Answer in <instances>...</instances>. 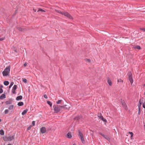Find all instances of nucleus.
I'll return each mask as SVG.
<instances>
[{
	"label": "nucleus",
	"mask_w": 145,
	"mask_h": 145,
	"mask_svg": "<svg viewBox=\"0 0 145 145\" xmlns=\"http://www.w3.org/2000/svg\"><path fill=\"white\" fill-rule=\"evenodd\" d=\"M56 12L59 13L61 14L64 15L65 16L67 17L69 19H72V16L69 14L67 12H61L60 10H56Z\"/></svg>",
	"instance_id": "nucleus-1"
},
{
	"label": "nucleus",
	"mask_w": 145,
	"mask_h": 145,
	"mask_svg": "<svg viewBox=\"0 0 145 145\" xmlns=\"http://www.w3.org/2000/svg\"><path fill=\"white\" fill-rule=\"evenodd\" d=\"M63 107V106L59 105H57L56 106L54 105L53 106L54 110L56 113L59 112Z\"/></svg>",
	"instance_id": "nucleus-2"
},
{
	"label": "nucleus",
	"mask_w": 145,
	"mask_h": 145,
	"mask_svg": "<svg viewBox=\"0 0 145 145\" xmlns=\"http://www.w3.org/2000/svg\"><path fill=\"white\" fill-rule=\"evenodd\" d=\"M10 71V66L6 67L4 71L2 72V74L4 76H6L8 75Z\"/></svg>",
	"instance_id": "nucleus-3"
},
{
	"label": "nucleus",
	"mask_w": 145,
	"mask_h": 145,
	"mask_svg": "<svg viewBox=\"0 0 145 145\" xmlns=\"http://www.w3.org/2000/svg\"><path fill=\"white\" fill-rule=\"evenodd\" d=\"M79 137L82 143H84L85 142L84 138V135L80 131V130L78 131Z\"/></svg>",
	"instance_id": "nucleus-4"
},
{
	"label": "nucleus",
	"mask_w": 145,
	"mask_h": 145,
	"mask_svg": "<svg viewBox=\"0 0 145 145\" xmlns=\"http://www.w3.org/2000/svg\"><path fill=\"white\" fill-rule=\"evenodd\" d=\"M99 134H100V135H101L105 139H106L107 140H109L110 138L109 137L106 135H104V134L102 133L101 132H99Z\"/></svg>",
	"instance_id": "nucleus-5"
},
{
	"label": "nucleus",
	"mask_w": 145,
	"mask_h": 145,
	"mask_svg": "<svg viewBox=\"0 0 145 145\" xmlns=\"http://www.w3.org/2000/svg\"><path fill=\"white\" fill-rule=\"evenodd\" d=\"M14 138V135H10L7 138V141H11L13 140Z\"/></svg>",
	"instance_id": "nucleus-6"
},
{
	"label": "nucleus",
	"mask_w": 145,
	"mask_h": 145,
	"mask_svg": "<svg viewBox=\"0 0 145 145\" xmlns=\"http://www.w3.org/2000/svg\"><path fill=\"white\" fill-rule=\"evenodd\" d=\"M121 102L123 106L125 109H126L127 108V106L126 105V103L123 100L121 99Z\"/></svg>",
	"instance_id": "nucleus-7"
},
{
	"label": "nucleus",
	"mask_w": 145,
	"mask_h": 145,
	"mask_svg": "<svg viewBox=\"0 0 145 145\" xmlns=\"http://www.w3.org/2000/svg\"><path fill=\"white\" fill-rule=\"evenodd\" d=\"M143 101V98H142V99H141L139 101V104L138 105V109H141V105Z\"/></svg>",
	"instance_id": "nucleus-8"
},
{
	"label": "nucleus",
	"mask_w": 145,
	"mask_h": 145,
	"mask_svg": "<svg viewBox=\"0 0 145 145\" xmlns=\"http://www.w3.org/2000/svg\"><path fill=\"white\" fill-rule=\"evenodd\" d=\"M40 131L42 133H44L46 132V129L45 127H42L40 128Z\"/></svg>",
	"instance_id": "nucleus-9"
},
{
	"label": "nucleus",
	"mask_w": 145,
	"mask_h": 145,
	"mask_svg": "<svg viewBox=\"0 0 145 145\" xmlns=\"http://www.w3.org/2000/svg\"><path fill=\"white\" fill-rule=\"evenodd\" d=\"M5 98V95L4 94H3L0 96V99H3Z\"/></svg>",
	"instance_id": "nucleus-10"
},
{
	"label": "nucleus",
	"mask_w": 145,
	"mask_h": 145,
	"mask_svg": "<svg viewBox=\"0 0 145 145\" xmlns=\"http://www.w3.org/2000/svg\"><path fill=\"white\" fill-rule=\"evenodd\" d=\"M67 137L69 138H71L72 137V135L71 133H68L67 134Z\"/></svg>",
	"instance_id": "nucleus-11"
},
{
	"label": "nucleus",
	"mask_w": 145,
	"mask_h": 145,
	"mask_svg": "<svg viewBox=\"0 0 145 145\" xmlns=\"http://www.w3.org/2000/svg\"><path fill=\"white\" fill-rule=\"evenodd\" d=\"M22 95H20L19 96H18L16 98V100L17 101H19V100H21L22 99Z\"/></svg>",
	"instance_id": "nucleus-12"
},
{
	"label": "nucleus",
	"mask_w": 145,
	"mask_h": 145,
	"mask_svg": "<svg viewBox=\"0 0 145 145\" xmlns=\"http://www.w3.org/2000/svg\"><path fill=\"white\" fill-rule=\"evenodd\" d=\"M28 111V110L27 109H25L22 112V115H24Z\"/></svg>",
	"instance_id": "nucleus-13"
},
{
	"label": "nucleus",
	"mask_w": 145,
	"mask_h": 145,
	"mask_svg": "<svg viewBox=\"0 0 145 145\" xmlns=\"http://www.w3.org/2000/svg\"><path fill=\"white\" fill-rule=\"evenodd\" d=\"M133 48L135 49H137L138 50H140L141 49V48L140 46H136L133 47Z\"/></svg>",
	"instance_id": "nucleus-14"
},
{
	"label": "nucleus",
	"mask_w": 145,
	"mask_h": 145,
	"mask_svg": "<svg viewBox=\"0 0 145 145\" xmlns=\"http://www.w3.org/2000/svg\"><path fill=\"white\" fill-rule=\"evenodd\" d=\"M129 79L130 82V83H131V84H132L133 82V80L132 78V77H130L129 78Z\"/></svg>",
	"instance_id": "nucleus-15"
},
{
	"label": "nucleus",
	"mask_w": 145,
	"mask_h": 145,
	"mask_svg": "<svg viewBox=\"0 0 145 145\" xmlns=\"http://www.w3.org/2000/svg\"><path fill=\"white\" fill-rule=\"evenodd\" d=\"M107 82L110 86H111L112 85V82L108 78L107 79Z\"/></svg>",
	"instance_id": "nucleus-16"
},
{
	"label": "nucleus",
	"mask_w": 145,
	"mask_h": 145,
	"mask_svg": "<svg viewBox=\"0 0 145 145\" xmlns=\"http://www.w3.org/2000/svg\"><path fill=\"white\" fill-rule=\"evenodd\" d=\"M24 105V103L22 102H19L18 103V105L19 106H21Z\"/></svg>",
	"instance_id": "nucleus-17"
},
{
	"label": "nucleus",
	"mask_w": 145,
	"mask_h": 145,
	"mask_svg": "<svg viewBox=\"0 0 145 145\" xmlns=\"http://www.w3.org/2000/svg\"><path fill=\"white\" fill-rule=\"evenodd\" d=\"M81 118V116H77L74 118L75 120H78L80 119Z\"/></svg>",
	"instance_id": "nucleus-18"
},
{
	"label": "nucleus",
	"mask_w": 145,
	"mask_h": 145,
	"mask_svg": "<svg viewBox=\"0 0 145 145\" xmlns=\"http://www.w3.org/2000/svg\"><path fill=\"white\" fill-rule=\"evenodd\" d=\"M128 78L132 77V75L131 72H129L128 74Z\"/></svg>",
	"instance_id": "nucleus-19"
},
{
	"label": "nucleus",
	"mask_w": 145,
	"mask_h": 145,
	"mask_svg": "<svg viewBox=\"0 0 145 145\" xmlns=\"http://www.w3.org/2000/svg\"><path fill=\"white\" fill-rule=\"evenodd\" d=\"M4 134V132L2 129L0 130V134L1 135H3Z\"/></svg>",
	"instance_id": "nucleus-20"
},
{
	"label": "nucleus",
	"mask_w": 145,
	"mask_h": 145,
	"mask_svg": "<svg viewBox=\"0 0 145 145\" xmlns=\"http://www.w3.org/2000/svg\"><path fill=\"white\" fill-rule=\"evenodd\" d=\"M9 84V82L8 81H6L4 82V84L5 86H7Z\"/></svg>",
	"instance_id": "nucleus-21"
},
{
	"label": "nucleus",
	"mask_w": 145,
	"mask_h": 145,
	"mask_svg": "<svg viewBox=\"0 0 145 145\" xmlns=\"http://www.w3.org/2000/svg\"><path fill=\"white\" fill-rule=\"evenodd\" d=\"M47 104L49 105L50 107H52V104L50 101H47Z\"/></svg>",
	"instance_id": "nucleus-22"
},
{
	"label": "nucleus",
	"mask_w": 145,
	"mask_h": 145,
	"mask_svg": "<svg viewBox=\"0 0 145 145\" xmlns=\"http://www.w3.org/2000/svg\"><path fill=\"white\" fill-rule=\"evenodd\" d=\"M101 120L105 122H106L107 121L103 117H101Z\"/></svg>",
	"instance_id": "nucleus-23"
},
{
	"label": "nucleus",
	"mask_w": 145,
	"mask_h": 145,
	"mask_svg": "<svg viewBox=\"0 0 145 145\" xmlns=\"http://www.w3.org/2000/svg\"><path fill=\"white\" fill-rule=\"evenodd\" d=\"M14 106L13 105H11L9 107H8V108L9 110H12Z\"/></svg>",
	"instance_id": "nucleus-24"
},
{
	"label": "nucleus",
	"mask_w": 145,
	"mask_h": 145,
	"mask_svg": "<svg viewBox=\"0 0 145 145\" xmlns=\"http://www.w3.org/2000/svg\"><path fill=\"white\" fill-rule=\"evenodd\" d=\"M22 81L25 84H26L27 83V80L25 78H22Z\"/></svg>",
	"instance_id": "nucleus-25"
},
{
	"label": "nucleus",
	"mask_w": 145,
	"mask_h": 145,
	"mask_svg": "<svg viewBox=\"0 0 145 145\" xmlns=\"http://www.w3.org/2000/svg\"><path fill=\"white\" fill-rule=\"evenodd\" d=\"M13 84H14V82H11L10 83V85L9 86V88H10L13 85Z\"/></svg>",
	"instance_id": "nucleus-26"
},
{
	"label": "nucleus",
	"mask_w": 145,
	"mask_h": 145,
	"mask_svg": "<svg viewBox=\"0 0 145 145\" xmlns=\"http://www.w3.org/2000/svg\"><path fill=\"white\" fill-rule=\"evenodd\" d=\"M17 86L16 85H14L12 89H14V90H16V89H17Z\"/></svg>",
	"instance_id": "nucleus-27"
},
{
	"label": "nucleus",
	"mask_w": 145,
	"mask_h": 145,
	"mask_svg": "<svg viewBox=\"0 0 145 145\" xmlns=\"http://www.w3.org/2000/svg\"><path fill=\"white\" fill-rule=\"evenodd\" d=\"M98 117L100 119H101V117H103L102 116L101 113L98 114Z\"/></svg>",
	"instance_id": "nucleus-28"
},
{
	"label": "nucleus",
	"mask_w": 145,
	"mask_h": 145,
	"mask_svg": "<svg viewBox=\"0 0 145 145\" xmlns=\"http://www.w3.org/2000/svg\"><path fill=\"white\" fill-rule=\"evenodd\" d=\"M129 134L131 135V137H133V134L132 132H129Z\"/></svg>",
	"instance_id": "nucleus-29"
},
{
	"label": "nucleus",
	"mask_w": 145,
	"mask_h": 145,
	"mask_svg": "<svg viewBox=\"0 0 145 145\" xmlns=\"http://www.w3.org/2000/svg\"><path fill=\"white\" fill-rule=\"evenodd\" d=\"M6 103L7 105L10 104L11 103V102L10 101H7L6 102Z\"/></svg>",
	"instance_id": "nucleus-30"
},
{
	"label": "nucleus",
	"mask_w": 145,
	"mask_h": 145,
	"mask_svg": "<svg viewBox=\"0 0 145 145\" xmlns=\"http://www.w3.org/2000/svg\"><path fill=\"white\" fill-rule=\"evenodd\" d=\"M62 101L61 100H58L56 102V103L57 104H59Z\"/></svg>",
	"instance_id": "nucleus-31"
},
{
	"label": "nucleus",
	"mask_w": 145,
	"mask_h": 145,
	"mask_svg": "<svg viewBox=\"0 0 145 145\" xmlns=\"http://www.w3.org/2000/svg\"><path fill=\"white\" fill-rule=\"evenodd\" d=\"M39 11H41V12H45V11L44 10H43L42 9H41V8L39 9L37 11V12H39Z\"/></svg>",
	"instance_id": "nucleus-32"
},
{
	"label": "nucleus",
	"mask_w": 145,
	"mask_h": 145,
	"mask_svg": "<svg viewBox=\"0 0 145 145\" xmlns=\"http://www.w3.org/2000/svg\"><path fill=\"white\" fill-rule=\"evenodd\" d=\"M17 29L20 31H22V28L20 27H18L17 28Z\"/></svg>",
	"instance_id": "nucleus-33"
},
{
	"label": "nucleus",
	"mask_w": 145,
	"mask_h": 145,
	"mask_svg": "<svg viewBox=\"0 0 145 145\" xmlns=\"http://www.w3.org/2000/svg\"><path fill=\"white\" fill-rule=\"evenodd\" d=\"M8 112V109H6L5 111V114H7Z\"/></svg>",
	"instance_id": "nucleus-34"
},
{
	"label": "nucleus",
	"mask_w": 145,
	"mask_h": 145,
	"mask_svg": "<svg viewBox=\"0 0 145 145\" xmlns=\"http://www.w3.org/2000/svg\"><path fill=\"white\" fill-rule=\"evenodd\" d=\"M118 82H123V80H122L121 79H120L118 80Z\"/></svg>",
	"instance_id": "nucleus-35"
},
{
	"label": "nucleus",
	"mask_w": 145,
	"mask_h": 145,
	"mask_svg": "<svg viewBox=\"0 0 145 145\" xmlns=\"http://www.w3.org/2000/svg\"><path fill=\"white\" fill-rule=\"evenodd\" d=\"M85 60L86 61H87L88 62H90V60L89 59H85Z\"/></svg>",
	"instance_id": "nucleus-36"
},
{
	"label": "nucleus",
	"mask_w": 145,
	"mask_h": 145,
	"mask_svg": "<svg viewBox=\"0 0 145 145\" xmlns=\"http://www.w3.org/2000/svg\"><path fill=\"white\" fill-rule=\"evenodd\" d=\"M15 90H14V89H12V93L14 94H15L16 93Z\"/></svg>",
	"instance_id": "nucleus-37"
},
{
	"label": "nucleus",
	"mask_w": 145,
	"mask_h": 145,
	"mask_svg": "<svg viewBox=\"0 0 145 145\" xmlns=\"http://www.w3.org/2000/svg\"><path fill=\"white\" fill-rule=\"evenodd\" d=\"M141 112V109H138V115H140V114Z\"/></svg>",
	"instance_id": "nucleus-38"
},
{
	"label": "nucleus",
	"mask_w": 145,
	"mask_h": 145,
	"mask_svg": "<svg viewBox=\"0 0 145 145\" xmlns=\"http://www.w3.org/2000/svg\"><path fill=\"white\" fill-rule=\"evenodd\" d=\"M35 122L34 121H32V124L33 126H34L35 125Z\"/></svg>",
	"instance_id": "nucleus-39"
},
{
	"label": "nucleus",
	"mask_w": 145,
	"mask_h": 145,
	"mask_svg": "<svg viewBox=\"0 0 145 145\" xmlns=\"http://www.w3.org/2000/svg\"><path fill=\"white\" fill-rule=\"evenodd\" d=\"M5 39V37H3L2 38H0V41H2L4 40Z\"/></svg>",
	"instance_id": "nucleus-40"
},
{
	"label": "nucleus",
	"mask_w": 145,
	"mask_h": 145,
	"mask_svg": "<svg viewBox=\"0 0 145 145\" xmlns=\"http://www.w3.org/2000/svg\"><path fill=\"white\" fill-rule=\"evenodd\" d=\"M3 92V89L2 88H0V93H2Z\"/></svg>",
	"instance_id": "nucleus-41"
},
{
	"label": "nucleus",
	"mask_w": 145,
	"mask_h": 145,
	"mask_svg": "<svg viewBox=\"0 0 145 145\" xmlns=\"http://www.w3.org/2000/svg\"><path fill=\"white\" fill-rule=\"evenodd\" d=\"M142 106L143 108H145V102L143 103L142 105Z\"/></svg>",
	"instance_id": "nucleus-42"
},
{
	"label": "nucleus",
	"mask_w": 145,
	"mask_h": 145,
	"mask_svg": "<svg viewBox=\"0 0 145 145\" xmlns=\"http://www.w3.org/2000/svg\"><path fill=\"white\" fill-rule=\"evenodd\" d=\"M44 97L45 99H47L48 98V97L46 94H44Z\"/></svg>",
	"instance_id": "nucleus-43"
},
{
	"label": "nucleus",
	"mask_w": 145,
	"mask_h": 145,
	"mask_svg": "<svg viewBox=\"0 0 145 145\" xmlns=\"http://www.w3.org/2000/svg\"><path fill=\"white\" fill-rule=\"evenodd\" d=\"M31 126H30L27 128V130H30V129H31Z\"/></svg>",
	"instance_id": "nucleus-44"
},
{
	"label": "nucleus",
	"mask_w": 145,
	"mask_h": 145,
	"mask_svg": "<svg viewBox=\"0 0 145 145\" xmlns=\"http://www.w3.org/2000/svg\"><path fill=\"white\" fill-rule=\"evenodd\" d=\"M27 65V63H25L24 64V67H26Z\"/></svg>",
	"instance_id": "nucleus-45"
},
{
	"label": "nucleus",
	"mask_w": 145,
	"mask_h": 145,
	"mask_svg": "<svg viewBox=\"0 0 145 145\" xmlns=\"http://www.w3.org/2000/svg\"><path fill=\"white\" fill-rule=\"evenodd\" d=\"M140 29L143 31H145V28H141Z\"/></svg>",
	"instance_id": "nucleus-46"
},
{
	"label": "nucleus",
	"mask_w": 145,
	"mask_h": 145,
	"mask_svg": "<svg viewBox=\"0 0 145 145\" xmlns=\"http://www.w3.org/2000/svg\"><path fill=\"white\" fill-rule=\"evenodd\" d=\"M3 88V86L2 85H1L0 86V88L2 89V88Z\"/></svg>",
	"instance_id": "nucleus-47"
},
{
	"label": "nucleus",
	"mask_w": 145,
	"mask_h": 145,
	"mask_svg": "<svg viewBox=\"0 0 145 145\" xmlns=\"http://www.w3.org/2000/svg\"><path fill=\"white\" fill-rule=\"evenodd\" d=\"M33 10L34 11V12H36V10L35 9H33Z\"/></svg>",
	"instance_id": "nucleus-48"
},
{
	"label": "nucleus",
	"mask_w": 145,
	"mask_h": 145,
	"mask_svg": "<svg viewBox=\"0 0 145 145\" xmlns=\"http://www.w3.org/2000/svg\"><path fill=\"white\" fill-rule=\"evenodd\" d=\"M73 145H76V144H73Z\"/></svg>",
	"instance_id": "nucleus-49"
},
{
	"label": "nucleus",
	"mask_w": 145,
	"mask_h": 145,
	"mask_svg": "<svg viewBox=\"0 0 145 145\" xmlns=\"http://www.w3.org/2000/svg\"><path fill=\"white\" fill-rule=\"evenodd\" d=\"M144 95H145V92H144Z\"/></svg>",
	"instance_id": "nucleus-50"
},
{
	"label": "nucleus",
	"mask_w": 145,
	"mask_h": 145,
	"mask_svg": "<svg viewBox=\"0 0 145 145\" xmlns=\"http://www.w3.org/2000/svg\"><path fill=\"white\" fill-rule=\"evenodd\" d=\"M1 121V120L0 119V122Z\"/></svg>",
	"instance_id": "nucleus-51"
},
{
	"label": "nucleus",
	"mask_w": 145,
	"mask_h": 145,
	"mask_svg": "<svg viewBox=\"0 0 145 145\" xmlns=\"http://www.w3.org/2000/svg\"><path fill=\"white\" fill-rule=\"evenodd\" d=\"M144 86H145V84H144Z\"/></svg>",
	"instance_id": "nucleus-52"
}]
</instances>
